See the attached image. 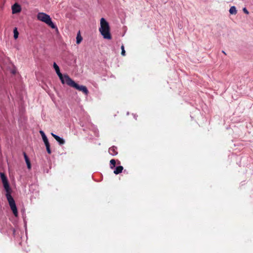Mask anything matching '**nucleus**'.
I'll use <instances>...</instances> for the list:
<instances>
[{
    "label": "nucleus",
    "instance_id": "12",
    "mask_svg": "<svg viewBox=\"0 0 253 253\" xmlns=\"http://www.w3.org/2000/svg\"><path fill=\"white\" fill-rule=\"evenodd\" d=\"M123 169L122 166L117 167L114 171V173L116 174H118L122 172Z\"/></svg>",
    "mask_w": 253,
    "mask_h": 253
},
{
    "label": "nucleus",
    "instance_id": "16",
    "mask_svg": "<svg viewBox=\"0 0 253 253\" xmlns=\"http://www.w3.org/2000/svg\"><path fill=\"white\" fill-rule=\"evenodd\" d=\"M13 33H14V38L15 39H16L18 37V35H19V33L17 31V29L16 28H15L13 30Z\"/></svg>",
    "mask_w": 253,
    "mask_h": 253
},
{
    "label": "nucleus",
    "instance_id": "9",
    "mask_svg": "<svg viewBox=\"0 0 253 253\" xmlns=\"http://www.w3.org/2000/svg\"><path fill=\"white\" fill-rule=\"evenodd\" d=\"M51 135L54 137V138L59 143V145H61L65 143V141L63 139L60 137L59 136L51 133Z\"/></svg>",
    "mask_w": 253,
    "mask_h": 253
},
{
    "label": "nucleus",
    "instance_id": "1",
    "mask_svg": "<svg viewBox=\"0 0 253 253\" xmlns=\"http://www.w3.org/2000/svg\"><path fill=\"white\" fill-rule=\"evenodd\" d=\"M99 31L104 39L107 40L112 39L109 23L104 18L100 19V27Z\"/></svg>",
    "mask_w": 253,
    "mask_h": 253
},
{
    "label": "nucleus",
    "instance_id": "21",
    "mask_svg": "<svg viewBox=\"0 0 253 253\" xmlns=\"http://www.w3.org/2000/svg\"><path fill=\"white\" fill-rule=\"evenodd\" d=\"M120 164V161H118V164Z\"/></svg>",
    "mask_w": 253,
    "mask_h": 253
},
{
    "label": "nucleus",
    "instance_id": "15",
    "mask_svg": "<svg viewBox=\"0 0 253 253\" xmlns=\"http://www.w3.org/2000/svg\"><path fill=\"white\" fill-rule=\"evenodd\" d=\"M110 168L113 169H114L116 166V162L115 160L112 159L110 161Z\"/></svg>",
    "mask_w": 253,
    "mask_h": 253
},
{
    "label": "nucleus",
    "instance_id": "18",
    "mask_svg": "<svg viewBox=\"0 0 253 253\" xmlns=\"http://www.w3.org/2000/svg\"><path fill=\"white\" fill-rule=\"evenodd\" d=\"M243 11L244 12V13H245L246 14H249V11H248V10L246 8H243Z\"/></svg>",
    "mask_w": 253,
    "mask_h": 253
},
{
    "label": "nucleus",
    "instance_id": "3",
    "mask_svg": "<svg viewBox=\"0 0 253 253\" xmlns=\"http://www.w3.org/2000/svg\"><path fill=\"white\" fill-rule=\"evenodd\" d=\"M37 18L38 20L46 23L51 28H57L56 26L52 22L51 19L49 15L43 12H40L38 14Z\"/></svg>",
    "mask_w": 253,
    "mask_h": 253
},
{
    "label": "nucleus",
    "instance_id": "4",
    "mask_svg": "<svg viewBox=\"0 0 253 253\" xmlns=\"http://www.w3.org/2000/svg\"><path fill=\"white\" fill-rule=\"evenodd\" d=\"M6 197L11 211L15 217L18 216V211L15 201L10 194V192L6 194Z\"/></svg>",
    "mask_w": 253,
    "mask_h": 253
},
{
    "label": "nucleus",
    "instance_id": "6",
    "mask_svg": "<svg viewBox=\"0 0 253 253\" xmlns=\"http://www.w3.org/2000/svg\"><path fill=\"white\" fill-rule=\"evenodd\" d=\"M40 133L42 137V140L45 144L46 151L48 153V154H50L51 153V151L50 148V144L48 142V139L47 137L46 136L45 133L42 130H40Z\"/></svg>",
    "mask_w": 253,
    "mask_h": 253
},
{
    "label": "nucleus",
    "instance_id": "20",
    "mask_svg": "<svg viewBox=\"0 0 253 253\" xmlns=\"http://www.w3.org/2000/svg\"><path fill=\"white\" fill-rule=\"evenodd\" d=\"M222 52H223L224 54H226L225 52L224 51H222Z\"/></svg>",
    "mask_w": 253,
    "mask_h": 253
},
{
    "label": "nucleus",
    "instance_id": "10",
    "mask_svg": "<svg viewBox=\"0 0 253 253\" xmlns=\"http://www.w3.org/2000/svg\"><path fill=\"white\" fill-rule=\"evenodd\" d=\"M109 153L112 156H116L118 154L117 148L116 146H112L109 149Z\"/></svg>",
    "mask_w": 253,
    "mask_h": 253
},
{
    "label": "nucleus",
    "instance_id": "8",
    "mask_svg": "<svg viewBox=\"0 0 253 253\" xmlns=\"http://www.w3.org/2000/svg\"><path fill=\"white\" fill-rule=\"evenodd\" d=\"M21 8L19 4L17 3H14L12 6V13H17L21 11Z\"/></svg>",
    "mask_w": 253,
    "mask_h": 253
},
{
    "label": "nucleus",
    "instance_id": "2",
    "mask_svg": "<svg viewBox=\"0 0 253 253\" xmlns=\"http://www.w3.org/2000/svg\"><path fill=\"white\" fill-rule=\"evenodd\" d=\"M66 84L68 85L74 87L76 89L83 92L85 95H88L89 91L87 87L84 85H80L76 83L71 78H68V81H66Z\"/></svg>",
    "mask_w": 253,
    "mask_h": 253
},
{
    "label": "nucleus",
    "instance_id": "14",
    "mask_svg": "<svg viewBox=\"0 0 253 253\" xmlns=\"http://www.w3.org/2000/svg\"><path fill=\"white\" fill-rule=\"evenodd\" d=\"M229 12L231 14H236L237 13V10L235 6H231L229 9Z\"/></svg>",
    "mask_w": 253,
    "mask_h": 253
},
{
    "label": "nucleus",
    "instance_id": "13",
    "mask_svg": "<svg viewBox=\"0 0 253 253\" xmlns=\"http://www.w3.org/2000/svg\"><path fill=\"white\" fill-rule=\"evenodd\" d=\"M83 38L81 35L80 32L79 31L76 37V43L77 44H80Z\"/></svg>",
    "mask_w": 253,
    "mask_h": 253
},
{
    "label": "nucleus",
    "instance_id": "5",
    "mask_svg": "<svg viewBox=\"0 0 253 253\" xmlns=\"http://www.w3.org/2000/svg\"><path fill=\"white\" fill-rule=\"evenodd\" d=\"M53 67L56 71V74L61 80L62 84H66V81H68V78H70V77L67 74H64L63 75L60 71L59 66L56 64L55 62L53 63Z\"/></svg>",
    "mask_w": 253,
    "mask_h": 253
},
{
    "label": "nucleus",
    "instance_id": "11",
    "mask_svg": "<svg viewBox=\"0 0 253 253\" xmlns=\"http://www.w3.org/2000/svg\"><path fill=\"white\" fill-rule=\"evenodd\" d=\"M23 155L28 169H31V165L30 160L25 152H23Z\"/></svg>",
    "mask_w": 253,
    "mask_h": 253
},
{
    "label": "nucleus",
    "instance_id": "17",
    "mask_svg": "<svg viewBox=\"0 0 253 253\" xmlns=\"http://www.w3.org/2000/svg\"><path fill=\"white\" fill-rule=\"evenodd\" d=\"M121 49H122V52H121V54L123 55V56H125L126 54H125V48H124V46L123 45H122L121 46Z\"/></svg>",
    "mask_w": 253,
    "mask_h": 253
},
{
    "label": "nucleus",
    "instance_id": "19",
    "mask_svg": "<svg viewBox=\"0 0 253 253\" xmlns=\"http://www.w3.org/2000/svg\"><path fill=\"white\" fill-rule=\"evenodd\" d=\"M12 73L13 74H15V71H13L12 72Z\"/></svg>",
    "mask_w": 253,
    "mask_h": 253
},
{
    "label": "nucleus",
    "instance_id": "7",
    "mask_svg": "<svg viewBox=\"0 0 253 253\" xmlns=\"http://www.w3.org/2000/svg\"><path fill=\"white\" fill-rule=\"evenodd\" d=\"M0 175L3 185V187L6 191V193H7V192H10V187L6 176L2 172L0 173Z\"/></svg>",
    "mask_w": 253,
    "mask_h": 253
}]
</instances>
